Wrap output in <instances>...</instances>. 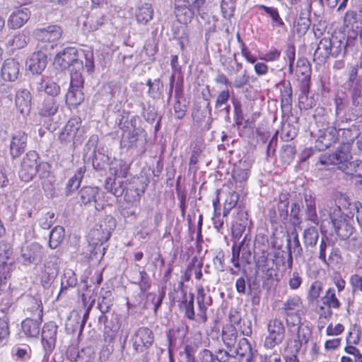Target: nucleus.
<instances>
[{
	"label": "nucleus",
	"mask_w": 362,
	"mask_h": 362,
	"mask_svg": "<svg viewBox=\"0 0 362 362\" xmlns=\"http://www.w3.org/2000/svg\"><path fill=\"white\" fill-rule=\"evenodd\" d=\"M20 74V64L13 59L4 61L1 68V76L5 81H14Z\"/></svg>",
	"instance_id": "20"
},
{
	"label": "nucleus",
	"mask_w": 362,
	"mask_h": 362,
	"mask_svg": "<svg viewBox=\"0 0 362 362\" xmlns=\"http://www.w3.org/2000/svg\"><path fill=\"white\" fill-rule=\"evenodd\" d=\"M13 353L21 360H28L30 357L31 349L28 346L25 345L13 348Z\"/></svg>",
	"instance_id": "52"
},
{
	"label": "nucleus",
	"mask_w": 362,
	"mask_h": 362,
	"mask_svg": "<svg viewBox=\"0 0 362 362\" xmlns=\"http://www.w3.org/2000/svg\"><path fill=\"white\" fill-rule=\"evenodd\" d=\"M153 13L152 5L148 3H144L139 6L136 10V21L139 23L146 25L152 20Z\"/></svg>",
	"instance_id": "27"
},
{
	"label": "nucleus",
	"mask_w": 362,
	"mask_h": 362,
	"mask_svg": "<svg viewBox=\"0 0 362 362\" xmlns=\"http://www.w3.org/2000/svg\"><path fill=\"white\" fill-rule=\"evenodd\" d=\"M153 334L147 327H140L134 334L132 338L134 349L137 352H144L153 343Z\"/></svg>",
	"instance_id": "9"
},
{
	"label": "nucleus",
	"mask_w": 362,
	"mask_h": 362,
	"mask_svg": "<svg viewBox=\"0 0 362 362\" xmlns=\"http://www.w3.org/2000/svg\"><path fill=\"white\" fill-rule=\"evenodd\" d=\"M244 163H240V165L235 166L233 171V178L236 182L242 183L245 182L249 177V170L246 168Z\"/></svg>",
	"instance_id": "41"
},
{
	"label": "nucleus",
	"mask_w": 362,
	"mask_h": 362,
	"mask_svg": "<svg viewBox=\"0 0 362 362\" xmlns=\"http://www.w3.org/2000/svg\"><path fill=\"white\" fill-rule=\"evenodd\" d=\"M296 333L290 341L291 349L299 352L302 346L306 344L311 336V330L308 326L298 327Z\"/></svg>",
	"instance_id": "18"
},
{
	"label": "nucleus",
	"mask_w": 362,
	"mask_h": 362,
	"mask_svg": "<svg viewBox=\"0 0 362 362\" xmlns=\"http://www.w3.org/2000/svg\"><path fill=\"white\" fill-rule=\"evenodd\" d=\"M310 22L308 18L300 17L297 22V32L305 33L310 28Z\"/></svg>",
	"instance_id": "61"
},
{
	"label": "nucleus",
	"mask_w": 362,
	"mask_h": 362,
	"mask_svg": "<svg viewBox=\"0 0 362 362\" xmlns=\"http://www.w3.org/2000/svg\"><path fill=\"white\" fill-rule=\"evenodd\" d=\"M322 291V284L320 281H314L308 291V299L310 302L317 300L321 294Z\"/></svg>",
	"instance_id": "49"
},
{
	"label": "nucleus",
	"mask_w": 362,
	"mask_h": 362,
	"mask_svg": "<svg viewBox=\"0 0 362 362\" xmlns=\"http://www.w3.org/2000/svg\"><path fill=\"white\" fill-rule=\"evenodd\" d=\"M79 199L85 205H93L97 211L104 208L98 187H84L79 192Z\"/></svg>",
	"instance_id": "11"
},
{
	"label": "nucleus",
	"mask_w": 362,
	"mask_h": 362,
	"mask_svg": "<svg viewBox=\"0 0 362 362\" xmlns=\"http://www.w3.org/2000/svg\"><path fill=\"white\" fill-rule=\"evenodd\" d=\"M105 24L104 16L102 14L91 15L84 22V26L89 31H95Z\"/></svg>",
	"instance_id": "38"
},
{
	"label": "nucleus",
	"mask_w": 362,
	"mask_h": 362,
	"mask_svg": "<svg viewBox=\"0 0 362 362\" xmlns=\"http://www.w3.org/2000/svg\"><path fill=\"white\" fill-rule=\"evenodd\" d=\"M344 173L362 177V160L351 162Z\"/></svg>",
	"instance_id": "50"
},
{
	"label": "nucleus",
	"mask_w": 362,
	"mask_h": 362,
	"mask_svg": "<svg viewBox=\"0 0 362 362\" xmlns=\"http://www.w3.org/2000/svg\"><path fill=\"white\" fill-rule=\"evenodd\" d=\"M39 91L44 90L46 93L53 97L60 93V86L54 81L48 80L44 81L37 87Z\"/></svg>",
	"instance_id": "40"
},
{
	"label": "nucleus",
	"mask_w": 362,
	"mask_h": 362,
	"mask_svg": "<svg viewBox=\"0 0 362 362\" xmlns=\"http://www.w3.org/2000/svg\"><path fill=\"white\" fill-rule=\"evenodd\" d=\"M42 320V315L37 320L26 318L21 324L22 332L28 338H37L40 334V326Z\"/></svg>",
	"instance_id": "23"
},
{
	"label": "nucleus",
	"mask_w": 362,
	"mask_h": 362,
	"mask_svg": "<svg viewBox=\"0 0 362 362\" xmlns=\"http://www.w3.org/2000/svg\"><path fill=\"white\" fill-rule=\"evenodd\" d=\"M332 206H329V210L327 209H322L320 210L322 217L325 219L329 217L331 220L333 227L336 233L343 237H347V234L342 233V228L345 227L346 230L348 228L351 230L352 228L347 223L346 218L342 214L341 209L339 206H334L332 203Z\"/></svg>",
	"instance_id": "7"
},
{
	"label": "nucleus",
	"mask_w": 362,
	"mask_h": 362,
	"mask_svg": "<svg viewBox=\"0 0 362 362\" xmlns=\"http://www.w3.org/2000/svg\"><path fill=\"white\" fill-rule=\"evenodd\" d=\"M83 88L69 87L66 95V103L69 106L76 107L80 105L84 100Z\"/></svg>",
	"instance_id": "31"
},
{
	"label": "nucleus",
	"mask_w": 362,
	"mask_h": 362,
	"mask_svg": "<svg viewBox=\"0 0 362 362\" xmlns=\"http://www.w3.org/2000/svg\"><path fill=\"white\" fill-rule=\"evenodd\" d=\"M258 8L263 10L272 19V25L273 27H281L284 25L282 18L280 17L277 8L264 5H259Z\"/></svg>",
	"instance_id": "36"
},
{
	"label": "nucleus",
	"mask_w": 362,
	"mask_h": 362,
	"mask_svg": "<svg viewBox=\"0 0 362 362\" xmlns=\"http://www.w3.org/2000/svg\"><path fill=\"white\" fill-rule=\"evenodd\" d=\"M62 35L61 27L51 25L46 28H37L34 31V36L42 42H53L59 40Z\"/></svg>",
	"instance_id": "14"
},
{
	"label": "nucleus",
	"mask_w": 362,
	"mask_h": 362,
	"mask_svg": "<svg viewBox=\"0 0 362 362\" xmlns=\"http://www.w3.org/2000/svg\"><path fill=\"white\" fill-rule=\"evenodd\" d=\"M9 334L8 320L6 317L0 318V346L6 344Z\"/></svg>",
	"instance_id": "46"
},
{
	"label": "nucleus",
	"mask_w": 362,
	"mask_h": 362,
	"mask_svg": "<svg viewBox=\"0 0 362 362\" xmlns=\"http://www.w3.org/2000/svg\"><path fill=\"white\" fill-rule=\"evenodd\" d=\"M256 352L252 349L250 343L246 338H243L239 341L237 354L245 357L247 362H251L253 360Z\"/></svg>",
	"instance_id": "29"
},
{
	"label": "nucleus",
	"mask_w": 362,
	"mask_h": 362,
	"mask_svg": "<svg viewBox=\"0 0 362 362\" xmlns=\"http://www.w3.org/2000/svg\"><path fill=\"white\" fill-rule=\"evenodd\" d=\"M83 134L81 118L75 117L67 122L59 135V139L61 143L76 146L81 144Z\"/></svg>",
	"instance_id": "4"
},
{
	"label": "nucleus",
	"mask_w": 362,
	"mask_h": 362,
	"mask_svg": "<svg viewBox=\"0 0 362 362\" xmlns=\"http://www.w3.org/2000/svg\"><path fill=\"white\" fill-rule=\"evenodd\" d=\"M110 237V231L107 228L103 229L102 225L99 226V228L92 229L88 234L90 243L93 245L103 244L107 241Z\"/></svg>",
	"instance_id": "28"
},
{
	"label": "nucleus",
	"mask_w": 362,
	"mask_h": 362,
	"mask_svg": "<svg viewBox=\"0 0 362 362\" xmlns=\"http://www.w3.org/2000/svg\"><path fill=\"white\" fill-rule=\"evenodd\" d=\"M26 65L33 74H39L47 66V56L45 52H34L26 62Z\"/></svg>",
	"instance_id": "19"
},
{
	"label": "nucleus",
	"mask_w": 362,
	"mask_h": 362,
	"mask_svg": "<svg viewBox=\"0 0 362 362\" xmlns=\"http://www.w3.org/2000/svg\"><path fill=\"white\" fill-rule=\"evenodd\" d=\"M27 134L22 131L15 132L11 139L9 151L13 158H18L22 155L27 146Z\"/></svg>",
	"instance_id": "15"
},
{
	"label": "nucleus",
	"mask_w": 362,
	"mask_h": 362,
	"mask_svg": "<svg viewBox=\"0 0 362 362\" xmlns=\"http://www.w3.org/2000/svg\"><path fill=\"white\" fill-rule=\"evenodd\" d=\"M302 281V278L300 277L298 272H294L292 273L288 281L289 287L293 290H296L300 287Z\"/></svg>",
	"instance_id": "59"
},
{
	"label": "nucleus",
	"mask_w": 362,
	"mask_h": 362,
	"mask_svg": "<svg viewBox=\"0 0 362 362\" xmlns=\"http://www.w3.org/2000/svg\"><path fill=\"white\" fill-rule=\"evenodd\" d=\"M175 14L180 23L187 24L192 20L194 11L192 10L189 0H175Z\"/></svg>",
	"instance_id": "13"
},
{
	"label": "nucleus",
	"mask_w": 362,
	"mask_h": 362,
	"mask_svg": "<svg viewBox=\"0 0 362 362\" xmlns=\"http://www.w3.org/2000/svg\"><path fill=\"white\" fill-rule=\"evenodd\" d=\"M38 158L35 151H29L23 157L19 170V177L22 181L32 180L37 172L42 179L49 175V165L47 163H39Z\"/></svg>",
	"instance_id": "2"
},
{
	"label": "nucleus",
	"mask_w": 362,
	"mask_h": 362,
	"mask_svg": "<svg viewBox=\"0 0 362 362\" xmlns=\"http://www.w3.org/2000/svg\"><path fill=\"white\" fill-rule=\"evenodd\" d=\"M238 199L239 195L237 192H230L226 199L225 205L228 209H232L236 206Z\"/></svg>",
	"instance_id": "60"
},
{
	"label": "nucleus",
	"mask_w": 362,
	"mask_h": 362,
	"mask_svg": "<svg viewBox=\"0 0 362 362\" xmlns=\"http://www.w3.org/2000/svg\"><path fill=\"white\" fill-rule=\"evenodd\" d=\"M30 11L26 7H20L13 11L7 21V25L11 29L21 28L30 18Z\"/></svg>",
	"instance_id": "17"
},
{
	"label": "nucleus",
	"mask_w": 362,
	"mask_h": 362,
	"mask_svg": "<svg viewBox=\"0 0 362 362\" xmlns=\"http://www.w3.org/2000/svg\"><path fill=\"white\" fill-rule=\"evenodd\" d=\"M197 301L199 309V315L202 318L203 321L206 320V312L211 305L212 300L210 296H207L205 293L204 289L202 286H199L197 288Z\"/></svg>",
	"instance_id": "26"
},
{
	"label": "nucleus",
	"mask_w": 362,
	"mask_h": 362,
	"mask_svg": "<svg viewBox=\"0 0 362 362\" xmlns=\"http://www.w3.org/2000/svg\"><path fill=\"white\" fill-rule=\"evenodd\" d=\"M79 70L71 69L70 87L83 88L84 81Z\"/></svg>",
	"instance_id": "51"
},
{
	"label": "nucleus",
	"mask_w": 362,
	"mask_h": 362,
	"mask_svg": "<svg viewBox=\"0 0 362 362\" xmlns=\"http://www.w3.org/2000/svg\"><path fill=\"white\" fill-rule=\"evenodd\" d=\"M237 0H222L221 11L226 19H230L234 15Z\"/></svg>",
	"instance_id": "45"
},
{
	"label": "nucleus",
	"mask_w": 362,
	"mask_h": 362,
	"mask_svg": "<svg viewBox=\"0 0 362 362\" xmlns=\"http://www.w3.org/2000/svg\"><path fill=\"white\" fill-rule=\"evenodd\" d=\"M230 98V93L228 90H223L221 91L216 98L215 107L219 108L226 104Z\"/></svg>",
	"instance_id": "58"
},
{
	"label": "nucleus",
	"mask_w": 362,
	"mask_h": 362,
	"mask_svg": "<svg viewBox=\"0 0 362 362\" xmlns=\"http://www.w3.org/2000/svg\"><path fill=\"white\" fill-rule=\"evenodd\" d=\"M129 165L123 160H115L111 163L110 172L114 175L116 178H124L127 176Z\"/></svg>",
	"instance_id": "30"
},
{
	"label": "nucleus",
	"mask_w": 362,
	"mask_h": 362,
	"mask_svg": "<svg viewBox=\"0 0 362 362\" xmlns=\"http://www.w3.org/2000/svg\"><path fill=\"white\" fill-rule=\"evenodd\" d=\"M42 247L37 243H33L30 245L22 246L21 255L18 259L22 264L28 266L31 264H39L42 261Z\"/></svg>",
	"instance_id": "8"
},
{
	"label": "nucleus",
	"mask_w": 362,
	"mask_h": 362,
	"mask_svg": "<svg viewBox=\"0 0 362 362\" xmlns=\"http://www.w3.org/2000/svg\"><path fill=\"white\" fill-rule=\"evenodd\" d=\"M339 132L334 127H328L324 130H320L316 139L315 147L319 151L329 148L338 139Z\"/></svg>",
	"instance_id": "12"
},
{
	"label": "nucleus",
	"mask_w": 362,
	"mask_h": 362,
	"mask_svg": "<svg viewBox=\"0 0 362 362\" xmlns=\"http://www.w3.org/2000/svg\"><path fill=\"white\" fill-rule=\"evenodd\" d=\"M324 303L332 308H339L341 303L336 296V291L334 288H329L325 293L323 298Z\"/></svg>",
	"instance_id": "44"
},
{
	"label": "nucleus",
	"mask_w": 362,
	"mask_h": 362,
	"mask_svg": "<svg viewBox=\"0 0 362 362\" xmlns=\"http://www.w3.org/2000/svg\"><path fill=\"white\" fill-rule=\"evenodd\" d=\"M299 107L302 110H309L315 105L313 96H309V86H303L298 96Z\"/></svg>",
	"instance_id": "32"
},
{
	"label": "nucleus",
	"mask_w": 362,
	"mask_h": 362,
	"mask_svg": "<svg viewBox=\"0 0 362 362\" xmlns=\"http://www.w3.org/2000/svg\"><path fill=\"white\" fill-rule=\"evenodd\" d=\"M306 214L308 220L315 224H318V217L316 213L315 201L310 194L305 195Z\"/></svg>",
	"instance_id": "35"
},
{
	"label": "nucleus",
	"mask_w": 362,
	"mask_h": 362,
	"mask_svg": "<svg viewBox=\"0 0 362 362\" xmlns=\"http://www.w3.org/2000/svg\"><path fill=\"white\" fill-rule=\"evenodd\" d=\"M353 211H354V212H352V211L350 212L351 216L347 214L346 216V218H353L354 212H356V220H357L359 226H361V228H362V204H361V203L359 202H356L353 203Z\"/></svg>",
	"instance_id": "56"
},
{
	"label": "nucleus",
	"mask_w": 362,
	"mask_h": 362,
	"mask_svg": "<svg viewBox=\"0 0 362 362\" xmlns=\"http://www.w3.org/2000/svg\"><path fill=\"white\" fill-rule=\"evenodd\" d=\"M285 337V327L281 320L274 319L267 324V334L264 341V346L272 349L282 343Z\"/></svg>",
	"instance_id": "6"
},
{
	"label": "nucleus",
	"mask_w": 362,
	"mask_h": 362,
	"mask_svg": "<svg viewBox=\"0 0 362 362\" xmlns=\"http://www.w3.org/2000/svg\"><path fill=\"white\" fill-rule=\"evenodd\" d=\"M119 330V326L112 322H107L104 328V337L106 341L111 342L117 337Z\"/></svg>",
	"instance_id": "48"
},
{
	"label": "nucleus",
	"mask_w": 362,
	"mask_h": 362,
	"mask_svg": "<svg viewBox=\"0 0 362 362\" xmlns=\"http://www.w3.org/2000/svg\"><path fill=\"white\" fill-rule=\"evenodd\" d=\"M237 337V332L234 327L229 326L223 328L222 333V339L228 347H232L235 345Z\"/></svg>",
	"instance_id": "43"
},
{
	"label": "nucleus",
	"mask_w": 362,
	"mask_h": 362,
	"mask_svg": "<svg viewBox=\"0 0 362 362\" xmlns=\"http://www.w3.org/2000/svg\"><path fill=\"white\" fill-rule=\"evenodd\" d=\"M333 45L332 46V53L331 55L334 57H337L339 54H341L342 49H344V53L346 52V45L341 40H338L337 39L332 40Z\"/></svg>",
	"instance_id": "57"
},
{
	"label": "nucleus",
	"mask_w": 362,
	"mask_h": 362,
	"mask_svg": "<svg viewBox=\"0 0 362 362\" xmlns=\"http://www.w3.org/2000/svg\"><path fill=\"white\" fill-rule=\"evenodd\" d=\"M351 143H341L334 153L331 154H322L320 156L319 162L322 165H334L342 171L345 172L348 165L351 163Z\"/></svg>",
	"instance_id": "3"
},
{
	"label": "nucleus",
	"mask_w": 362,
	"mask_h": 362,
	"mask_svg": "<svg viewBox=\"0 0 362 362\" xmlns=\"http://www.w3.org/2000/svg\"><path fill=\"white\" fill-rule=\"evenodd\" d=\"M66 357L70 361L92 362L94 356L91 349L86 348L79 352L77 349L71 346L66 351Z\"/></svg>",
	"instance_id": "22"
},
{
	"label": "nucleus",
	"mask_w": 362,
	"mask_h": 362,
	"mask_svg": "<svg viewBox=\"0 0 362 362\" xmlns=\"http://www.w3.org/2000/svg\"><path fill=\"white\" fill-rule=\"evenodd\" d=\"M144 190L136 188L134 190L128 189L124 194V199L128 202H134L139 201L144 194Z\"/></svg>",
	"instance_id": "54"
},
{
	"label": "nucleus",
	"mask_w": 362,
	"mask_h": 362,
	"mask_svg": "<svg viewBox=\"0 0 362 362\" xmlns=\"http://www.w3.org/2000/svg\"><path fill=\"white\" fill-rule=\"evenodd\" d=\"M245 238L242 240L238 250H235L234 247H233V255L230 262L237 269L240 268V262L248 264L251 260L252 254L250 248L247 244L245 243Z\"/></svg>",
	"instance_id": "16"
},
{
	"label": "nucleus",
	"mask_w": 362,
	"mask_h": 362,
	"mask_svg": "<svg viewBox=\"0 0 362 362\" xmlns=\"http://www.w3.org/2000/svg\"><path fill=\"white\" fill-rule=\"evenodd\" d=\"M290 240H288V245H289V262L290 265L292 264V253L295 255L296 257H300L303 254V248L300 245L298 236L297 234L295 235L293 240V245H290Z\"/></svg>",
	"instance_id": "47"
},
{
	"label": "nucleus",
	"mask_w": 362,
	"mask_h": 362,
	"mask_svg": "<svg viewBox=\"0 0 362 362\" xmlns=\"http://www.w3.org/2000/svg\"><path fill=\"white\" fill-rule=\"evenodd\" d=\"M191 1V7L194 13L197 12L204 18L203 14H204L205 11L204 0H193Z\"/></svg>",
	"instance_id": "62"
},
{
	"label": "nucleus",
	"mask_w": 362,
	"mask_h": 362,
	"mask_svg": "<svg viewBox=\"0 0 362 362\" xmlns=\"http://www.w3.org/2000/svg\"><path fill=\"white\" fill-rule=\"evenodd\" d=\"M57 326L54 322L44 325L41 334V342L46 355H49L55 348L57 342Z\"/></svg>",
	"instance_id": "10"
},
{
	"label": "nucleus",
	"mask_w": 362,
	"mask_h": 362,
	"mask_svg": "<svg viewBox=\"0 0 362 362\" xmlns=\"http://www.w3.org/2000/svg\"><path fill=\"white\" fill-rule=\"evenodd\" d=\"M332 45L333 42L331 39L328 37L322 38L315 51L314 60H318L319 62H325L331 55Z\"/></svg>",
	"instance_id": "24"
},
{
	"label": "nucleus",
	"mask_w": 362,
	"mask_h": 362,
	"mask_svg": "<svg viewBox=\"0 0 362 362\" xmlns=\"http://www.w3.org/2000/svg\"><path fill=\"white\" fill-rule=\"evenodd\" d=\"M280 56L281 51L275 47H272L267 52L259 55V59L265 62H275L280 58Z\"/></svg>",
	"instance_id": "53"
},
{
	"label": "nucleus",
	"mask_w": 362,
	"mask_h": 362,
	"mask_svg": "<svg viewBox=\"0 0 362 362\" xmlns=\"http://www.w3.org/2000/svg\"><path fill=\"white\" fill-rule=\"evenodd\" d=\"M85 171L84 168H80L76 170L74 175L69 180L66 186V194L67 196L79 187Z\"/></svg>",
	"instance_id": "33"
},
{
	"label": "nucleus",
	"mask_w": 362,
	"mask_h": 362,
	"mask_svg": "<svg viewBox=\"0 0 362 362\" xmlns=\"http://www.w3.org/2000/svg\"><path fill=\"white\" fill-rule=\"evenodd\" d=\"M287 324L288 326L289 331L291 332H295L298 327H303L304 325L300 324V314L287 315Z\"/></svg>",
	"instance_id": "55"
},
{
	"label": "nucleus",
	"mask_w": 362,
	"mask_h": 362,
	"mask_svg": "<svg viewBox=\"0 0 362 362\" xmlns=\"http://www.w3.org/2000/svg\"><path fill=\"white\" fill-rule=\"evenodd\" d=\"M303 302L298 296H293L287 299L284 304L286 315H298L303 312Z\"/></svg>",
	"instance_id": "25"
},
{
	"label": "nucleus",
	"mask_w": 362,
	"mask_h": 362,
	"mask_svg": "<svg viewBox=\"0 0 362 362\" xmlns=\"http://www.w3.org/2000/svg\"><path fill=\"white\" fill-rule=\"evenodd\" d=\"M29 40V37L25 30L16 34L11 40H9L8 45L13 49L24 47Z\"/></svg>",
	"instance_id": "39"
},
{
	"label": "nucleus",
	"mask_w": 362,
	"mask_h": 362,
	"mask_svg": "<svg viewBox=\"0 0 362 362\" xmlns=\"http://www.w3.org/2000/svg\"><path fill=\"white\" fill-rule=\"evenodd\" d=\"M64 238V230L61 226L54 227L49 234V246L52 249L57 248Z\"/></svg>",
	"instance_id": "37"
},
{
	"label": "nucleus",
	"mask_w": 362,
	"mask_h": 362,
	"mask_svg": "<svg viewBox=\"0 0 362 362\" xmlns=\"http://www.w3.org/2000/svg\"><path fill=\"white\" fill-rule=\"evenodd\" d=\"M15 104L23 115H28L31 110V95L29 90H18L16 95Z\"/></svg>",
	"instance_id": "21"
},
{
	"label": "nucleus",
	"mask_w": 362,
	"mask_h": 362,
	"mask_svg": "<svg viewBox=\"0 0 362 362\" xmlns=\"http://www.w3.org/2000/svg\"><path fill=\"white\" fill-rule=\"evenodd\" d=\"M78 53L76 48H65L62 52L56 55L54 65L62 71L69 68L81 69L83 66V62L78 60Z\"/></svg>",
	"instance_id": "5"
},
{
	"label": "nucleus",
	"mask_w": 362,
	"mask_h": 362,
	"mask_svg": "<svg viewBox=\"0 0 362 362\" xmlns=\"http://www.w3.org/2000/svg\"><path fill=\"white\" fill-rule=\"evenodd\" d=\"M59 109V104L53 98L45 99L41 107L40 108V114L45 117H50L54 115Z\"/></svg>",
	"instance_id": "34"
},
{
	"label": "nucleus",
	"mask_w": 362,
	"mask_h": 362,
	"mask_svg": "<svg viewBox=\"0 0 362 362\" xmlns=\"http://www.w3.org/2000/svg\"><path fill=\"white\" fill-rule=\"evenodd\" d=\"M54 223V214L47 213L44 217L40 219V226L44 229L49 228Z\"/></svg>",
	"instance_id": "63"
},
{
	"label": "nucleus",
	"mask_w": 362,
	"mask_h": 362,
	"mask_svg": "<svg viewBox=\"0 0 362 362\" xmlns=\"http://www.w3.org/2000/svg\"><path fill=\"white\" fill-rule=\"evenodd\" d=\"M119 127L122 131L121 145L122 147L130 148L137 146V142L145 136L144 130L137 127L139 117L124 112L119 115Z\"/></svg>",
	"instance_id": "1"
},
{
	"label": "nucleus",
	"mask_w": 362,
	"mask_h": 362,
	"mask_svg": "<svg viewBox=\"0 0 362 362\" xmlns=\"http://www.w3.org/2000/svg\"><path fill=\"white\" fill-rule=\"evenodd\" d=\"M319 238L316 227L310 226L306 228L303 233L304 243L307 246L313 247L316 245Z\"/></svg>",
	"instance_id": "42"
},
{
	"label": "nucleus",
	"mask_w": 362,
	"mask_h": 362,
	"mask_svg": "<svg viewBox=\"0 0 362 362\" xmlns=\"http://www.w3.org/2000/svg\"><path fill=\"white\" fill-rule=\"evenodd\" d=\"M345 351L347 354L354 356V362H362V354L355 346L349 345L345 348Z\"/></svg>",
	"instance_id": "64"
}]
</instances>
